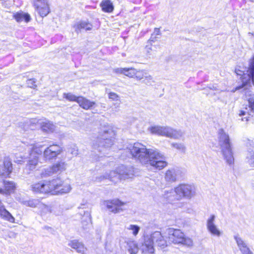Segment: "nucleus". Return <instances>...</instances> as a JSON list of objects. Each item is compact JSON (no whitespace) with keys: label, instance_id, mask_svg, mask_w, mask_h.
Listing matches in <instances>:
<instances>
[{"label":"nucleus","instance_id":"obj_1","mask_svg":"<svg viewBox=\"0 0 254 254\" xmlns=\"http://www.w3.org/2000/svg\"><path fill=\"white\" fill-rule=\"evenodd\" d=\"M129 150L133 158L143 165H150L153 169L160 170L167 165L166 157L157 149H147L145 145L136 142Z\"/></svg>","mask_w":254,"mask_h":254},{"label":"nucleus","instance_id":"obj_2","mask_svg":"<svg viewBox=\"0 0 254 254\" xmlns=\"http://www.w3.org/2000/svg\"><path fill=\"white\" fill-rule=\"evenodd\" d=\"M195 188L189 185L182 184L176 187L174 190L166 191L164 197L169 202L175 199L179 200L182 197L190 198L195 195Z\"/></svg>","mask_w":254,"mask_h":254},{"label":"nucleus","instance_id":"obj_3","mask_svg":"<svg viewBox=\"0 0 254 254\" xmlns=\"http://www.w3.org/2000/svg\"><path fill=\"white\" fill-rule=\"evenodd\" d=\"M218 144L227 163L229 165L233 164L234 158L229 136L223 129H219L218 131Z\"/></svg>","mask_w":254,"mask_h":254},{"label":"nucleus","instance_id":"obj_4","mask_svg":"<svg viewBox=\"0 0 254 254\" xmlns=\"http://www.w3.org/2000/svg\"><path fill=\"white\" fill-rule=\"evenodd\" d=\"M134 175L133 168L132 166L127 167L124 165L119 166L115 171H112L109 174L101 176L100 179L105 178L116 183L119 180H125L131 178Z\"/></svg>","mask_w":254,"mask_h":254},{"label":"nucleus","instance_id":"obj_5","mask_svg":"<svg viewBox=\"0 0 254 254\" xmlns=\"http://www.w3.org/2000/svg\"><path fill=\"white\" fill-rule=\"evenodd\" d=\"M142 246L147 247L151 252H154V246L164 249L168 246V243L161 232L155 231L150 236H146L144 237V241Z\"/></svg>","mask_w":254,"mask_h":254},{"label":"nucleus","instance_id":"obj_6","mask_svg":"<svg viewBox=\"0 0 254 254\" xmlns=\"http://www.w3.org/2000/svg\"><path fill=\"white\" fill-rule=\"evenodd\" d=\"M169 242L176 244H182L188 247H192L193 242L191 239L186 237L179 229L170 228L167 230Z\"/></svg>","mask_w":254,"mask_h":254},{"label":"nucleus","instance_id":"obj_7","mask_svg":"<svg viewBox=\"0 0 254 254\" xmlns=\"http://www.w3.org/2000/svg\"><path fill=\"white\" fill-rule=\"evenodd\" d=\"M245 98L248 104L245 108L240 111V116H245L242 118V121L246 122L254 121V94L250 91L245 92Z\"/></svg>","mask_w":254,"mask_h":254},{"label":"nucleus","instance_id":"obj_8","mask_svg":"<svg viewBox=\"0 0 254 254\" xmlns=\"http://www.w3.org/2000/svg\"><path fill=\"white\" fill-rule=\"evenodd\" d=\"M149 130L152 133L175 139H179L184 135V132L181 130H177L168 126H155L150 127Z\"/></svg>","mask_w":254,"mask_h":254},{"label":"nucleus","instance_id":"obj_9","mask_svg":"<svg viewBox=\"0 0 254 254\" xmlns=\"http://www.w3.org/2000/svg\"><path fill=\"white\" fill-rule=\"evenodd\" d=\"M47 188L49 190V192L53 193L64 194L69 192L71 190V187L68 184L63 185L62 181L57 178L51 181L46 182Z\"/></svg>","mask_w":254,"mask_h":254},{"label":"nucleus","instance_id":"obj_10","mask_svg":"<svg viewBox=\"0 0 254 254\" xmlns=\"http://www.w3.org/2000/svg\"><path fill=\"white\" fill-rule=\"evenodd\" d=\"M66 168V164L63 161H58L51 166L43 169L40 173L41 178H46L54 175H59L64 171Z\"/></svg>","mask_w":254,"mask_h":254},{"label":"nucleus","instance_id":"obj_11","mask_svg":"<svg viewBox=\"0 0 254 254\" xmlns=\"http://www.w3.org/2000/svg\"><path fill=\"white\" fill-rule=\"evenodd\" d=\"M108 132L105 131L104 134L101 137L98 138L95 143L93 144V148L99 152L105 153L107 148L110 147L113 144V140L108 138Z\"/></svg>","mask_w":254,"mask_h":254},{"label":"nucleus","instance_id":"obj_12","mask_svg":"<svg viewBox=\"0 0 254 254\" xmlns=\"http://www.w3.org/2000/svg\"><path fill=\"white\" fill-rule=\"evenodd\" d=\"M63 151L62 147L57 144H53L47 147L43 151V158L46 161H50L55 159Z\"/></svg>","mask_w":254,"mask_h":254},{"label":"nucleus","instance_id":"obj_13","mask_svg":"<svg viewBox=\"0 0 254 254\" xmlns=\"http://www.w3.org/2000/svg\"><path fill=\"white\" fill-rule=\"evenodd\" d=\"M42 152V150L37 148L33 150L30 154L29 160L24 169L26 174H30L31 171H33L36 168L38 163V155L41 154Z\"/></svg>","mask_w":254,"mask_h":254},{"label":"nucleus","instance_id":"obj_14","mask_svg":"<svg viewBox=\"0 0 254 254\" xmlns=\"http://www.w3.org/2000/svg\"><path fill=\"white\" fill-rule=\"evenodd\" d=\"M215 216L214 214L211 215L206 222V227L208 232L213 236L220 237L222 232L217 228L214 224Z\"/></svg>","mask_w":254,"mask_h":254},{"label":"nucleus","instance_id":"obj_15","mask_svg":"<svg viewBox=\"0 0 254 254\" xmlns=\"http://www.w3.org/2000/svg\"><path fill=\"white\" fill-rule=\"evenodd\" d=\"M34 5L42 17L46 16L50 12V8L47 0H37Z\"/></svg>","mask_w":254,"mask_h":254},{"label":"nucleus","instance_id":"obj_16","mask_svg":"<svg viewBox=\"0 0 254 254\" xmlns=\"http://www.w3.org/2000/svg\"><path fill=\"white\" fill-rule=\"evenodd\" d=\"M125 203L121 201L118 199H113L107 202V208L112 212L118 213L123 210V206Z\"/></svg>","mask_w":254,"mask_h":254},{"label":"nucleus","instance_id":"obj_17","mask_svg":"<svg viewBox=\"0 0 254 254\" xmlns=\"http://www.w3.org/2000/svg\"><path fill=\"white\" fill-rule=\"evenodd\" d=\"M12 171V163L8 157L4 158L2 165L0 166V175L3 177H8Z\"/></svg>","mask_w":254,"mask_h":254},{"label":"nucleus","instance_id":"obj_18","mask_svg":"<svg viewBox=\"0 0 254 254\" xmlns=\"http://www.w3.org/2000/svg\"><path fill=\"white\" fill-rule=\"evenodd\" d=\"M234 239L242 254H254L248 247L247 243L239 235H235Z\"/></svg>","mask_w":254,"mask_h":254},{"label":"nucleus","instance_id":"obj_19","mask_svg":"<svg viewBox=\"0 0 254 254\" xmlns=\"http://www.w3.org/2000/svg\"><path fill=\"white\" fill-rule=\"evenodd\" d=\"M31 190L34 192L47 193L49 192V190L47 188L46 182H40L33 184L30 186Z\"/></svg>","mask_w":254,"mask_h":254},{"label":"nucleus","instance_id":"obj_20","mask_svg":"<svg viewBox=\"0 0 254 254\" xmlns=\"http://www.w3.org/2000/svg\"><path fill=\"white\" fill-rule=\"evenodd\" d=\"M180 171L175 169L167 170L165 174V180L168 182H174L179 178Z\"/></svg>","mask_w":254,"mask_h":254},{"label":"nucleus","instance_id":"obj_21","mask_svg":"<svg viewBox=\"0 0 254 254\" xmlns=\"http://www.w3.org/2000/svg\"><path fill=\"white\" fill-rule=\"evenodd\" d=\"M92 25L88 21H80L75 23L73 27L75 31L77 33L81 31L82 30H91L92 28Z\"/></svg>","mask_w":254,"mask_h":254},{"label":"nucleus","instance_id":"obj_22","mask_svg":"<svg viewBox=\"0 0 254 254\" xmlns=\"http://www.w3.org/2000/svg\"><path fill=\"white\" fill-rule=\"evenodd\" d=\"M0 217L10 222H14L15 219L12 215L5 208L4 205L0 200Z\"/></svg>","mask_w":254,"mask_h":254},{"label":"nucleus","instance_id":"obj_23","mask_svg":"<svg viewBox=\"0 0 254 254\" xmlns=\"http://www.w3.org/2000/svg\"><path fill=\"white\" fill-rule=\"evenodd\" d=\"M78 103L81 107L85 110L91 109L95 105L94 102H91L89 100L81 96L78 97Z\"/></svg>","mask_w":254,"mask_h":254},{"label":"nucleus","instance_id":"obj_24","mask_svg":"<svg viewBox=\"0 0 254 254\" xmlns=\"http://www.w3.org/2000/svg\"><path fill=\"white\" fill-rule=\"evenodd\" d=\"M41 129L43 131L46 132H53L56 130V127L50 121L46 120L44 122H41Z\"/></svg>","mask_w":254,"mask_h":254},{"label":"nucleus","instance_id":"obj_25","mask_svg":"<svg viewBox=\"0 0 254 254\" xmlns=\"http://www.w3.org/2000/svg\"><path fill=\"white\" fill-rule=\"evenodd\" d=\"M126 248L130 254H137L139 248L136 242L131 240H128L126 242Z\"/></svg>","mask_w":254,"mask_h":254},{"label":"nucleus","instance_id":"obj_26","mask_svg":"<svg viewBox=\"0 0 254 254\" xmlns=\"http://www.w3.org/2000/svg\"><path fill=\"white\" fill-rule=\"evenodd\" d=\"M68 245L73 249L75 250L77 253L83 254L86 250V248L84 245L77 240L71 241Z\"/></svg>","mask_w":254,"mask_h":254},{"label":"nucleus","instance_id":"obj_27","mask_svg":"<svg viewBox=\"0 0 254 254\" xmlns=\"http://www.w3.org/2000/svg\"><path fill=\"white\" fill-rule=\"evenodd\" d=\"M100 5L102 10L105 12H112L114 8L113 4L110 0H103Z\"/></svg>","mask_w":254,"mask_h":254},{"label":"nucleus","instance_id":"obj_28","mask_svg":"<svg viewBox=\"0 0 254 254\" xmlns=\"http://www.w3.org/2000/svg\"><path fill=\"white\" fill-rule=\"evenodd\" d=\"M13 17L18 22H20L23 21L28 22L30 21L31 19L30 16L29 14L23 12H17L13 14Z\"/></svg>","mask_w":254,"mask_h":254},{"label":"nucleus","instance_id":"obj_29","mask_svg":"<svg viewBox=\"0 0 254 254\" xmlns=\"http://www.w3.org/2000/svg\"><path fill=\"white\" fill-rule=\"evenodd\" d=\"M3 185L4 187V193L9 194L13 191L15 188V184L11 181H3Z\"/></svg>","mask_w":254,"mask_h":254},{"label":"nucleus","instance_id":"obj_30","mask_svg":"<svg viewBox=\"0 0 254 254\" xmlns=\"http://www.w3.org/2000/svg\"><path fill=\"white\" fill-rule=\"evenodd\" d=\"M247 72L250 79L254 80V56L249 61Z\"/></svg>","mask_w":254,"mask_h":254},{"label":"nucleus","instance_id":"obj_31","mask_svg":"<svg viewBox=\"0 0 254 254\" xmlns=\"http://www.w3.org/2000/svg\"><path fill=\"white\" fill-rule=\"evenodd\" d=\"M246 160L251 167H254V150L248 151Z\"/></svg>","mask_w":254,"mask_h":254},{"label":"nucleus","instance_id":"obj_32","mask_svg":"<svg viewBox=\"0 0 254 254\" xmlns=\"http://www.w3.org/2000/svg\"><path fill=\"white\" fill-rule=\"evenodd\" d=\"M91 219L90 217V213L88 211L85 212L84 213V215L82 218V223L83 226L86 227L87 225H89L91 223ZM86 227H85L86 228Z\"/></svg>","mask_w":254,"mask_h":254},{"label":"nucleus","instance_id":"obj_33","mask_svg":"<svg viewBox=\"0 0 254 254\" xmlns=\"http://www.w3.org/2000/svg\"><path fill=\"white\" fill-rule=\"evenodd\" d=\"M64 97L70 101H75L78 103V97L72 94V93H64Z\"/></svg>","mask_w":254,"mask_h":254},{"label":"nucleus","instance_id":"obj_34","mask_svg":"<svg viewBox=\"0 0 254 254\" xmlns=\"http://www.w3.org/2000/svg\"><path fill=\"white\" fill-rule=\"evenodd\" d=\"M171 146L173 147L176 148L179 151L185 152L186 150V147L183 143H172Z\"/></svg>","mask_w":254,"mask_h":254},{"label":"nucleus","instance_id":"obj_35","mask_svg":"<svg viewBox=\"0 0 254 254\" xmlns=\"http://www.w3.org/2000/svg\"><path fill=\"white\" fill-rule=\"evenodd\" d=\"M134 76H135V78L137 80H143L145 76H147V73L144 72L143 70L137 71L136 70V73Z\"/></svg>","mask_w":254,"mask_h":254},{"label":"nucleus","instance_id":"obj_36","mask_svg":"<svg viewBox=\"0 0 254 254\" xmlns=\"http://www.w3.org/2000/svg\"><path fill=\"white\" fill-rule=\"evenodd\" d=\"M136 73V69L134 68H126V72L124 75L129 77H133Z\"/></svg>","mask_w":254,"mask_h":254},{"label":"nucleus","instance_id":"obj_37","mask_svg":"<svg viewBox=\"0 0 254 254\" xmlns=\"http://www.w3.org/2000/svg\"><path fill=\"white\" fill-rule=\"evenodd\" d=\"M127 229L132 231V234L134 236H136L139 232L140 227L136 225H130Z\"/></svg>","mask_w":254,"mask_h":254},{"label":"nucleus","instance_id":"obj_38","mask_svg":"<svg viewBox=\"0 0 254 254\" xmlns=\"http://www.w3.org/2000/svg\"><path fill=\"white\" fill-rule=\"evenodd\" d=\"M142 82L147 85H152V83L154 82L152 76L148 75L147 73V76H145V78L142 80Z\"/></svg>","mask_w":254,"mask_h":254},{"label":"nucleus","instance_id":"obj_39","mask_svg":"<svg viewBox=\"0 0 254 254\" xmlns=\"http://www.w3.org/2000/svg\"><path fill=\"white\" fill-rule=\"evenodd\" d=\"M28 205L32 207H36L38 206H40L42 205L38 200L37 199H32L28 201L27 202Z\"/></svg>","mask_w":254,"mask_h":254},{"label":"nucleus","instance_id":"obj_40","mask_svg":"<svg viewBox=\"0 0 254 254\" xmlns=\"http://www.w3.org/2000/svg\"><path fill=\"white\" fill-rule=\"evenodd\" d=\"M109 98L113 101H119L120 102V96L114 92H110L109 94Z\"/></svg>","mask_w":254,"mask_h":254},{"label":"nucleus","instance_id":"obj_41","mask_svg":"<svg viewBox=\"0 0 254 254\" xmlns=\"http://www.w3.org/2000/svg\"><path fill=\"white\" fill-rule=\"evenodd\" d=\"M36 80L34 78L29 79L27 80V85L32 88H35L36 87V85L35 84Z\"/></svg>","mask_w":254,"mask_h":254},{"label":"nucleus","instance_id":"obj_42","mask_svg":"<svg viewBox=\"0 0 254 254\" xmlns=\"http://www.w3.org/2000/svg\"><path fill=\"white\" fill-rule=\"evenodd\" d=\"M114 72L116 73L124 74L126 72V68H117L114 69Z\"/></svg>","mask_w":254,"mask_h":254},{"label":"nucleus","instance_id":"obj_43","mask_svg":"<svg viewBox=\"0 0 254 254\" xmlns=\"http://www.w3.org/2000/svg\"><path fill=\"white\" fill-rule=\"evenodd\" d=\"M142 254H154V252H151L149 249L142 246Z\"/></svg>","mask_w":254,"mask_h":254},{"label":"nucleus","instance_id":"obj_44","mask_svg":"<svg viewBox=\"0 0 254 254\" xmlns=\"http://www.w3.org/2000/svg\"><path fill=\"white\" fill-rule=\"evenodd\" d=\"M146 52L148 53L149 55H151V52L152 51V45H147L145 47Z\"/></svg>","mask_w":254,"mask_h":254},{"label":"nucleus","instance_id":"obj_45","mask_svg":"<svg viewBox=\"0 0 254 254\" xmlns=\"http://www.w3.org/2000/svg\"><path fill=\"white\" fill-rule=\"evenodd\" d=\"M14 162L17 163V164H22L24 161L23 160V159L21 157H16V159L14 160Z\"/></svg>","mask_w":254,"mask_h":254},{"label":"nucleus","instance_id":"obj_46","mask_svg":"<svg viewBox=\"0 0 254 254\" xmlns=\"http://www.w3.org/2000/svg\"><path fill=\"white\" fill-rule=\"evenodd\" d=\"M157 35H154V34H152L148 42H154L156 40Z\"/></svg>","mask_w":254,"mask_h":254},{"label":"nucleus","instance_id":"obj_47","mask_svg":"<svg viewBox=\"0 0 254 254\" xmlns=\"http://www.w3.org/2000/svg\"><path fill=\"white\" fill-rule=\"evenodd\" d=\"M153 34H154V35H160L161 33H160V29L159 28H155L154 29V32Z\"/></svg>","mask_w":254,"mask_h":254},{"label":"nucleus","instance_id":"obj_48","mask_svg":"<svg viewBox=\"0 0 254 254\" xmlns=\"http://www.w3.org/2000/svg\"><path fill=\"white\" fill-rule=\"evenodd\" d=\"M43 205L44 206L45 209L46 211H48L50 212H51L52 211V210H51V208L49 206H48L47 205Z\"/></svg>","mask_w":254,"mask_h":254},{"label":"nucleus","instance_id":"obj_49","mask_svg":"<svg viewBox=\"0 0 254 254\" xmlns=\"http://www.w3.org/2000/svg\"><path fill=\"white\" fill-rule=\"evenodd\" d=\"M0 193H1V194L4 193V190L0 188Z\"/></svg>","mask_w":254,"mask_h":254},{"label":"nucleus","instance_id":"obj_50","mask_svg":"<svg viewBox=\"0 0 254 254\" xmlns=\"http://www.w3.org/2000/svg\"><path fill=\"white\" fill-rule=\"evenodd\" d=\"M35 119H32L31 121H30V123L32 124H35Z\"/></svg>","mask_w":254,"mask_h":254},{"label":"nucleus","instance_id":"obj_51","mask_svg":"<svg viewBox=\"0 0 254 254\" xmlns=\"http://www.w3.org/2000/svg\"><path fill=\"white\" fill-rule=\"evenodd\" d=\"M72 154H75V155L77 154V153L76 152H75V153H73V152H72Z\"/></svg>","mask_w":254,"mask_h":254},{"label":"nucleus","instance_id":"obj_52","mask_svg":"<svg viewBox=\"0 0 254 254\" xmlns=\"http://www.w3.org/2000/svg\"><path fill=\"white\" fill-rule=\"evenodd\" d=\"M237 73V74H240V75H241V73Z\"/></svg>","mask_w":254,"mask_h":254}]
</instances>
